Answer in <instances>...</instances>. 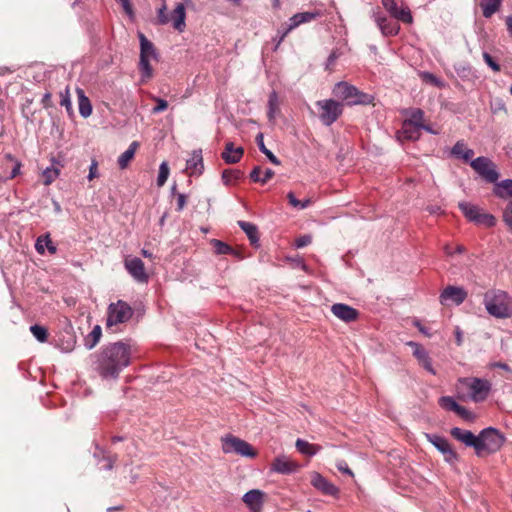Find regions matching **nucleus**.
<instances>
[{
  "instance_id": "nucleus-1",
  "label": "nucleus",
  "mask_w": 512,
  "mask_h": 512,
  "mask_svg": "<svg viewBox=\"0 0 512 512\" xmlns=\"http://www.w3.org/2000/svg\"><path fill=\"white\" fill-rule=\"evenodd\" d=\"M130 341H117L104 345L93 354V369L103 379H117L121 371L131 364Z\"/></svg>"
},
{
  "instance_id": "nucleus-2",
  "label": "nucleus",
  "mask_w": 512,
  "mask_h": 512,
  "mask_svg": "<svg viewBox=\"0 0 512 512\" xmlns=\"http://www.w3.org/2000/svg\"><path fill=\"white\" fill-rule=\"evenodd\" d=\"M483 303L488 314L499 319L512 316V297L503 290H491L484 294Z\"/></svg>"
},
{
  "instance_id": "nucleus-3",
  "label": "nucleus",
  "mask_w": 512,
  "mask_h": 512,
  "mask_svg": "<svg viewBox=\"0 0 512 512\" xmlns=\"http://www.w3.org/2000/svg\"><path fill=\"white\" fill-rule=\"evenodd\" d=\"M332 93L338 99L344 101L348 106L369 105L374 101V96L360 91L356 86L345 81L335 84Z\"/></svg>"
},
{
  "instance_id": "nucleus-4",
  "label": "nucleus",
  "mask_w": 512,
  "mask_h": 512,
  "mask_svg": "<svg viewBox=\"0 0 512 512\" xmlns=\"http://www.w3.org/2000/svg\"><path fill=\"white\" fill-rule=\"evenodd\" d=\"M505 442V436L494 427H487L480 431L477 439L476 455L494 454L499 451Z\"/></svg>"
},
{
  "instance_id": "nucleus-5",
  "label": "nucleus",
  "mask_w": 512,
  "mask_h": 512,
  "mask_svg": "<svg viewBox=\"0 0 512 512\" xmlns=\"http://www.w3.org/2000/svg\"><path fill=\"white\" fill-rule=\"evenodd\" d=\"M140 41V58L138 68L141 74V81L145 82L152 78L153 69L150 60H159V53L154 44L142 33L138 32Z\"/></svg>"
},
{
  "instance_id": "nucleus-6",
  "label": "nucleus",
  "mask_w": 512,
  "mask_h": 512,
  "mask_svg": "<svg viewBox=\"0 0 512 512\" xmlns=\"http://www.w3.org/2000/svg\"><path fill=\"white\" fill-rule=\"evenodd\" d=\"M134 315L133 308L125 301L110 303L107 308L106 329L116 332L114 327L127 323Z\"/></svg>"
},
{
  "instance_id": "nucleus-7",
  "label": "nucleus",
  "mask_w": 512,
  "mask_h": 512,
  "mask_svg": "<svg viewBox=\"0 0 512 512\" xmlns=\"http://www.w3.org/2000/svg\"><path fill=\"white\" fill-rule=\"evenodd\" d=\"M319 119L325 126H331L343 114V104L334 99H324L316 102Z\"/></svg>"
},
{
  "instance_id": "nucleus-8",
  "label": "nucleus",
  "mask_w": 512,
  "mask_h": 512,
  "mask_svg": "<svg viewBox=\"0 0 512 512\" xmlns=\"http://www.w3.org/2000/svg\"><path fill=\"white\" fill-rule=\"evenodd\" d=\"M222 451L225 454L236 453L242 457L254 458L256 450L251 444L231 434L222 437Z\"/></svg>"
},
{
  "instance_id": "nucleus-9",
  "label": "nucleus",
  "mask_w": 512,
  "mask_h": 512,
  "mask_svg": "<svg viewBox=\"0 0 512 512\" xmlns=\"http://www.w3.org/2000/svg\"><path fill=\"white\" fill-rule=\"evenodd\" d=\"M460 381L468 388L470 398L474 402H483L488 398L492 385L487 379L468 377Z\"/></svg>"
},
{
  "instance_id": "nucleus-10",
  "label": "nucleus",
  "mask_w": 512,
  "mask_h": 512,
  "mask_svg": "<svg viewBox=\"0 0 512 512\" xmlns=\"http://www.w3.org/2000/svg\"><path fill=\"white\" fill-rule=\"evenodd\" d=\"M458 206L469 221L478 225H484L488 228L494 227L496 225L495 216L482 212L478 206L469 202H460Z\"/></svg>"
},
{
  "instance_id": "nucleus-11",
  "label": "nucleus",
  "mask_w": 512,
  "mask_h": 512,
  "mask_svg": "<svg viewBox=\"0 0 512 512\" xmlns=\"http://www.w3.org/2000/svg\"><path fill=\"white\" fill-rule=\"evenodd\" d=\"M470 166L488 183H495L499 178L495 164L487 157L479 156L473 159Z\"/></svg>"
},
{
  "instance_id": "nucleus-12",
  "label": "nucleus",
  "mask_w": 512,
  "mask_h": 512,
  "mask_svg": "<svg viewBox=\"0 0 512 512\" xmlns=\"http://www.w3.org/2000/svg\"><path fill=\"white\" fill-rule=\"evenodd\" d=\"M425 438L430 442L440 453H442L444 460L449 464H454L459 460V455L452 448L449 441L438 434L425 433Z\"/></svg>"
},
{
  "instance_id": "nucleus-13",
  "label": "nucleus",
  "mask_w": 512,
  "mask_h": 512,
  "mask_svg": "<svg viewBox=\"0 0 512 512\" xmlns=\"http://www.w3.org/2000/svg\"><path fill=\"white\" fill-rule=\"evenodd\" d=\"M124 267L135 281L138 283H148L149 275L145 271L144 262L140 258H126L124 260Z\"/></svg>"
},
{
  "instance_id": "nucleus-14",
  "label": "nucleus",
  "mask_w": 512,
  "mask_h": 512,
  "mask_svg": "<svg viewBox=\"0 0 512 512\" xmlns=\"http://www.w3.org/2000/svg\"><path fill=\"white\" fill-rule=\"evenodd\" d=\"M467 298V292L462 287L447 286L440 294L439 300L442 305L453 303L455 305L462 304Z\"/></svg>"
},
{
  "instance_id": "nucleus-15",
  "label": "nucleus",
  "mask_w": 512,
  "mask_h": 512,
  "mask_svg": "<svg viewBox=\"0 0 512 512\" xmlns=\"http://www.w3.org/2000/svg\"><path fill=\"white\" fill-rule=\"evenodd\" d=\"M311 485L320 491L324 495L338 497L339 496V488L336 487L333 483L328 481L325 477H323L318 472H312L310 478Z\"/></svg>"
},
{
  "instance_id": "nucleus-16",
  "label": "nucleus",
  "mask_w": 512,
  "mask_h": 512,
  "mask_svg": "<svg viewBox=\"0 0 512 512\" xmlns=\"http://www.w3.org/2000/svg\"><path fill=\"white\" fill-rule=\"evenodd\" d=\"M382 5L396 20L412 23L413 17L408 7L399 8L395 0H382Z\"/></svg>"
},
{
  "instance_id": "nucleus-17",
  "label": "nucleus",
  "mask_w": 512,
  "mask_h": 512,
  "mask_svg": "<svg viewBox=\"0 0 512 512\" xmlns=\"http://www.w3.org/2000/svg\"><path fill=\"white\" fill-rule=\"evenodd\" d=\"M407 345L413 348V356L418 360L419 364L432 375H436V371L432 366V360L425 348L414 341L407 342Z\"/></svg>"
},
{
  "instance_id": "nucleus-18",
  "label": "nucleus",
  "mask_w": 512,
  "mask_h": 512,
  "mask_svg": "<svg viewBox=\"0 0 512 512\" xmlns=\"http://www.w3.org/2000/svg\"><path fill=\"white\" fill-rule=\"evenodd\" d=\"M300 468L299 464L291 461L286 456H278L271 463V471L279 474H292Z\"/></svg>"
},
{
  "instance_id": "nucleus-19",
  "label": "nucleus",
  "mask_w": 512,
  "mask_h": 512,
  "mask_svg": "<svg viewBox=\"0 0 512 512\" xmlns=\"http://www.w3.org/2000/svg\"><path fill=\"white\" fill-rule=\"evenodd\" d=\"M375 22L384 36H395L400 31L397 21L387 18L382 13L375 14Z\"/></svg>"
},
{
  "instance_id": "nucleus-20",
  "label": "nucleus",
  "mask_w": 512,
  "mask_h": 512,
  "mask_svg": "<svg viewBox=\"0 0 512 512\" xmlns=\"http://www.w3.org/2000/svg\"><path fill=\"white\" fill-rule=\"evenodd\" d=\"M331 312L346 323L355 321L359 316V312L355 308L343 303L333 304Z\"/></svg>"
},
{
  "instance_id": "nucleus-21",
  "label": "nucleus",
  "mask_w": 512,
  "mask_h": 512,
  "mask_svg": "<svg viewBox=\"0 0 512 512\" xmlns=\"http://www.w3.org/2000/svg\"><path fill=\"white\" fill-rule=\"evenodd\" d=\"M93 456L97 460L98 464L102 461L105 462L102 468L107 471L112 470L118 460V455L116 453H112L99 445L95 446Z\"/></svg>"
},
{
  "instance_id": "nucleus-22",
  "label": "nucleus",
  "mask_w": 512,
  "mask_h": 512,
  "mask_svg": "<svg viewBox=\"0 0 512 512\" xmlns=\"http://www.w3.org/2000/svg\"><path fill=\"white\" fill-rule=\"evenodd\" d=\"M244 155L243 147H235L234 143L229 141L225 144L224 151L221 153V158L226 164H236L240 162Z\"/></svg>"
},
{
  "instance_id": "nucleus-23",
  "label": "nucleus",
  "mask_w": 512,
  "mask_h": 512,
  "mask_svg": "<svg viewBox=\"0 0 512 512\" xmlns=\"http://www.w3.org/2000/svg\"><path fill=\"white\" fill-rule=\"evenodd\" d=\"M186 170L190 176L201 175L204 170L202 151L194 150L191 157L186 161Z\"/></svg>"
},
{
  "instance_id": "nucleus-24",
  "label": "nucleus",
  "mask_w": 512,
  "mask_h": 512,
  "mask_svg": "<svg viewBox=\"0 0 512 512\" xmlns=\"http://www.w3.org/2000/svg\"><path fill=\"white\" fill-rule=\"evenodd\" d=\"M450 434L454 439L476 450L478 435H474L471 431L459 427L452 428Z\"/></svg>"
},
{
  "instance_id": "nucleus-25",
  "label": "nucleus",
  "mask_w": 512,
  "mask_h": 512,
  "mask_svg": "<svg viewBox=\"0 0 512 512\" xmlns=\"http://www.w3.org/2000/svg\"><path fill=\"white\" fill-rule=\"evenodd\" d=\"M264 493L258 489H252L244 494L242 500L253 512L262 508Z\"/></svg>"
},
{
  "instance_id": "nucleus-26",
  "label": "nucleus",
  "mask_w": 512,
  "mask_h": 512,
  "mask_svg": "<svg viewBox=\"0 0 512 512\" xmlns=\"http://www.w3.org/2000/svg\"><path fill=\"white\" fill-rule=\"evenodd\" d=\"M421 136V127L411 124L410 122L403 121L401 129L397 132L399 139H405L409 141H416Z\"/></svg>"
},
{
  "instance_id": "nucleus-27",
  "label": "nucleus",
  "mask_w": 512,
  "mask_h": 512,
  "mask_svg": "<svg viewBox=\"0 0 512 512\" xmlns=\"http://www.w3.org/2000/svg\"><path fill=\"white\" fill-rule=\"evenodd\" d=\"M493 184V194L496 197L512 201V179H504L500 182L496 181Z\"/></svg>"
},
{
  "instance_id": "nucleus-28",
  "label": "nucleus",
  "mask_w": 512,
  "mask_h": 512,
  "mask_svg": "<svg viewBox=\"0 0 512 512\" xmlns=\"http://www.w3.org/2000/svg\"><path fill=\"white\" fill-rule=\"evenodd\" d=\"M268 110L267 117L268 120L272 123L275 122L276 116L280 113V101L278 93L273 90L270 92L268 97Z\"/></svg>"
},
{
  "instance_id": "nucleus-29",
  "label": "nucleus",
  "mask_w": 512,
  "mask_h": 512,
  "mask_svg": "<svg viewBox=\"0 0 512 512\" xmlns=\"http://www.w3.org/2000/svg\"><path fill=\"white\" fill-rule=\"evenodd\" d=\"M78 97L79 113L83 118H87L92 114V104L90 99L85 95L81 88L76 89Z\"/></svg>"
},
{
  "instance_id": "nucleus-30",
  "label": "nucleus",
  "mask_w": 512,
  "mask_h": 512,
  "mask_svg": "<svg viewBox=\"0 0 512 512\" xmlns=\"http://www.w3.org/2000/svg\"><path fill=\"white\" fill-rule=\"evenodd\" d=\"M3 165L6 168L11 167V171H10L9 175H7L5 177L6 179H14L15 177H17L20 174V169H21L22 164L12 154L6 153L4 155Z\"/></svg>"
},
{
  "instance_id": "nucleus-31",
  "label": "nucleus",
  "mask_w": 512,
  "mask_h": 512,
  "mask_svg": "<svg viewBox=\"0 0 512 512\" xmlns=\"http://www.w3.org/2000/svg\"><path fill=\"white\" fill-rule=\"evenodd\" d=\"M185 6L183 3L177 4L172 12L171 19L173 20V26L179 32H182L185 28Z\"/></svg>"
},
{
  "instance_id": "nucleus-32",
  "label": "nucleus",
  "mask_w": 512,
  "mask_h": 512,
  "mask_svg": "<svg viewBox=\"0 0 512 512\" xmlns=\"http://www.w3.org/2000/svg\"><path fill=\"white\" fill-rule=\"evenodd\" d=\"M139 147V142L138 141H133L128 149L126 151H124L119 157H118V160H117V163H118V166L120 169H125L128 167L129 165V162L134 158V155L136 153V150L138 149Z\"/></svg>"
},
{
  "instance_id": "nucleus-33",
  "label": "nucleus",
  "mask_w": 512,
  "mask_h": 512,
  "mask_svg": "<svg viewBox=\"0 0 512 512\" xmlns=\"http://www.w3.org/2000/svg\"><path fill=\"white\" fill-rule=\"evenodd\" d=\"M239 227L245 232L251 245H257L259 242V231L255 224L247 221H238Z\"/></svg>"
},
{
  "instance_id": "nucleus-34",
  "label": "nucleus",
  "mask_w": 512,
  "mask_h": 512,
  "mask_svg": "<svg viewBox=\"0 0 512 512\" xmlns=\"http://www.w3.org/2000/svg\"><path fill=\"white\" fill-rule=\"evenodd\" d=\"M45 247L50 254H55L57 252V247L53 244L48 233L40 236L35 243V249L39 254H44Z\"/></svg>"
},
{
  "instance_id": "nucleus-35",
  "label": "nucleus",
  "mask_w": 512,
  "mask_h": 512,
  "mask_svg": "<svg viewBox=\"0 0 512 512\" xmlns=\"http://www.w3.org/2000/svg\"><path fill=\"white\" fill-rule=\"evenodd\" d=\"M502 4V0H482L480 7L482 14L485 18L492 17L497 11H499Z\"/></svg>"
},
{
  "instance_id": "nucleus-36",
  "label": "nucleus",
  "mask_w": 512,
  "mask_h": 512,
  "mask_svg": "<svg viewBox=\"0 0 512 512\" xmlns=\"http://www.w3.org/2000/svg\"><path fill=\"white\" fill-rule=\"evenodd\" d=\"M61 167L63 165L53 159L51 167H47L43 171V183L50 185L59 176Z\"/></svg>"
},
{
  "instance_id": "nucleus-37",
  "label": "nucleus",
  "mask_w": 512,
  "mask_h": 512,
  "mask_svg": "<svg viewBox=\"0 0 512 512\" xmlns=\"http://www.w3.org/2000/svg\"><path fill=\"white\" fill-rule=\"evenodd\" d=\"M295 445H296L297 450L301 454L307 455V456H314L316 453H318L321 450L320 445L311 444L308 441L300 439V438L297 439Z\"/></svg>"
},
{
  "instance_id": "nucleus-38",
  "label": "nucleus",
  "mask_w": 512,
  "mask_h": 512,
  "mask_svg": "<svg viewBox=\"0 0 512 512\" xmlns=\"http://www.w3.org/2000/svg\"><path fill=\"white\" fill-rule=\"evenodd\" d=\"M256 143L258 145L259 150L269 159L271 163L274 165H280V160L265 146L264 137L262 133H259L256 136Z\"/></svg>"
},
{
  "instance_id": "nucleus-39",
  "label": "nucleus",
  "mask_w": 512,
  "mask_h": 512,
  "mask_svg": "<svg viewBox=\"0 0 512 512\" xmlns=\"http://www.w3.org/2000/svg\"><path fill=\"white\" fill-rule=\"evenodd\" d=\"M409 118L405 121L411 124L417 125L418 127H424V111L420 108H413L408 111Z\"/></svg>"
},
{
  "instance_id": "nucleus-40",
  "label": "nucleus",
  "mask_w": 512,
  "mask_h": 512,
  "mask_svg": "<svg viewBox=\"0 0 512 512\" xmlns=\"http://www.w3.org/2000/svg\"><path fill=\"white\" fill-rule=\"evenodd\" d=\"M102 335V330L99 325L94 326L92 331L88 334V336L85 338V346L88 349H92L96 346V344L100 341Z\"/></svg>"
},
{
  "instance_id": "nucleus-41",
  "label": "nucleus",
  "mask_w": 512,
  "mask_h": 512,
  "mask_svg": "<svg viewBox=\"0 0 512 512\" xmlns=\"http://www.w3.org/2000/svg\"><path fill=\"white\" fill-rule=\"evenodd\" d=\"M210 244L212 245L214 252L217 255H228L234 252V249L230 245L221 240L212 239Z\"/></svg>"
},
{
  "instance_id": "nucleus-42",
  "label": "nucleus",
  "mask_w": 512,
  "mask_h": 512,
  "mask_svg": "<svg viewBox=\"0 0 512 512\" xmlns=\"http://www.w3.org/2000/svg\"><path fill=\"white\" fill-rule=\"evenodd\" d=\"M243 175V172L239 169H226L222 172V180L226 185H228L231 181L240 180Z\"/></svg>"
},
{
  "instance_id": "nucleus-43",
  "label": "nucleus",
  "mask_w": 512,
  "mask_h": 512,
  "mask_svg": "<svg viewBox=\"0 0 512 512\" xmlns=\"http://www.w3.org/2000/svg\"><path fill=\"white\" fill-rule=\"evenodd\" d=\"M441 408L447 411L456 412L459 409L460 404H458L455 399L451 396H442L438 401Z\"/></svg>"
},
{
  "instance_id": "nucleus-44",
  "label": "nucleus",
  "mask_w": 512,
  "mask_h": 512,
  "mask_svg": "<svg viewBox=\"0 0 512 512\" xmlns=\"http://www.w3.org/2000/svg\"><path fill=\"white\" fill-rule=\"evenodd\" d=\"M30 332L41 343L46 342L48 339V330L44 326L34 324L30 326Z\"/></svg>"
},
{
  "instance_id": "nucleus-45",
  "label": "nucleus",
  "mask_w": 512,
  "mask_h": 512,
  "mask_svg": "<svg viewBox=\"0 0 512 512\" xmlns=\"http://www.w3.org/2000/svg\"><path fill=\"white\" fill-rule=\"evenodd\" d=\"M292 30H288V25L283 24L281 27L277 30V33L275 37L273 38V42H275L274 51H276L280 44L284 41L286 36L291 32Z\"/></svg>"
},
{
  "instance_id": "nucleus-46",
  "label": "nucleus",
  "mask_w": 512,
  "mask_h": 512,
  "mask_svg": "<svg viewBox=\"0 0 512 512\" xmlns=\"http://www.w3.org/2000/svg\"><path fill=\"white\" fill-rule=\"evenodd\" d=\"M60 105L66 108V111L70 116L73 115L72 103L68 87L60 92Z\"/></svg>"
},
{
  "instance_id": "nucleus-47",
  "label": "nucleus",
  "mask_w": 512,
  "mask_h": 512,
  "mask_svg": "<svg viewBox=\"0 0 512 512\" xmlns=\"http://www.w3.org/2000/svg\"><path fill=\"white\" fill-rule=\"evenodd\" d=\"M169 166L167 164V162H162L160 164V167H159V173H158V178H157V185L159 187L163 186L165 184V182L167 181L168 179V176H169Z\"/></svg>"
},
{
  "instance_id": "nucleus-48",
  "label": "nucleus",
  "mask_w": 512,
  "mask_h": 512,
  "mask_svg": "<svg viewBox=\"0 0 512 512\" xmlns=\"http://www.w3.org/2000/svg\"><path fill=\"white\" fill-rule=\"evenodd\" d=\"M421 77L424 81L434 85L435 87L441 88L444 86L443 81L431 72H423Z\"/></svg>"
},
{
  "instance_id": "nucleus-49",
  "label": "nucleus",
  "mask_w": 512,
  "mask_h": 512,
  "mask_svg": "<svg viewBox=\"0 0 512 512\" xmlns=\"http://www.w3.org/2000/svg\"><path fill=\"white\" fill-rule=\"evenodd\" d=\"M466 149V144L462 140H459L451 148L450 155L454 158L460 159Z\"/></svg>"
},
{
  "instance_id": "nucleus-50",
  "label": "nucleus",
  "mask_w": 512,
  "mask_h": 512,
  "mask_svg": "<svg viewBox=\"0 0 512 512\" xmlns=\"http://www.w3.org/2000/svg\"><path fill=\"white\" fill-rule=\"evenodd\" d=\"M503 221L512 232V201H509L503 211Z\"/></svg>"
},
{
  "instance_id": "nucleus-51",
  "label": "nucleus",
  "mask_w": 512,
  "mask_h": 512,
  "mask_svg": "<svg viewBox=\"0 0 512 512\" xmlns=\"http://www.w3.org/2000/svg\"><path fill=\"white\" fill-rule=\"evenodd\" d=\"M483 60L484 62L494 71L499 72L501 70L500 65L494 60V58L488 53L483 52Z\"/></svg>"
},
{
  "instance_id": "nucleus-52",
  "label": "nucleus",
  "mask_w": 512,
  "mask_h": 512,
  "mask_svg": "<svg viewBox=\"0 0 512 512\" xmlns=\"http://www.w3.org/2000/svg\"><path fill=\"white\" fill-rule=\"evenodd\" d=\"M339 56H340V53L337 49L332 50L326 60L325 69L331 71L332 67L334 66V64H335L336 60L339 58Z\"/></svg>"
},
{
  "instance_id": "nucleus-53",
  "label": "nucleus",
  "mask_w": 512,
  "mask_h": 512,
  "mask_svg": "<svg viewBox=\"0 0 512 512\" xmlns=\"http://www.w3.org/2000/svg\"><path fill=\"white\" fill-rule=\"evenodd\" d=\"M455 413L467 421H472L475 418L474 414L471 411L467 410L464 406L461 405L459 406V409H457Z\"/></svg>"
},
{
  "instance_id": "nucleus-54",
  "label": "nucleus",
  "mask_w": 512,
  "mask_h": 512,
  "mask_svg": "<svg viewBox=\"0 0 512 512\" xmlns=\"http://www.w3.org/2000/svg\"><path fill=\"white\" fill-rule=\"evenodd\" d=\"M155 101H156V106H154L152 109V112L154 114L161 113L167 109L168 102L166 100L161 99V98H156Z\"/></svg>"
},
{
  "instance_id": "nucleus-55",
  "label": "nucleus",
  "mask_w": 512,
  "mask_h": 512,
  "mask_svg": "<svg viewBox=\"0 0 512 512\" xmlns=\"http://www.w3.org/2000/svg\"><path fill=\"white\" fill-rule=\"evenodd\" d=\"M300 24H303V21H302V18H301V14L300 13H296V14H294L289 19V23L287 24L288 25V30H293L296 27H298Z\"/></svg>"
},
{
  "instance_id": "nucleus-56",
  "label": "nucleus",
  "mask_w": 512,
  "mask_h": 512,
  "mask_svg": "<svg viewBox=\"0 0 512 512\" xmlns=\"http://www.w3.org/2000/svg\"><path fill=\"white\" fill-rule=\"evenodd\" d=\"M99 176L98 173V162L96 159H92L91 165L89 167V174L87 176L88 180H93L94 178H97Z\"/></svg>"
},
{
  "instance_id": "nucleus-57",
  "label": "nucleus",
  "mask_w": 512,
  "mask_h": 512,
  "mask_svg": "<svg viewBox=\"0 0 512 512\" xmlns=\"http://www.w3.org/2000/svg\"><path fill=\"white\" fill-rule=\"evenodd\" d=\"M170 21V18L166 14V5L163 4L161 8L158 10V23L161 25H165Z\"/></svg>"
},
{
  "instance_id": "nucleus-58",
  "label": "nucleus",
  "mask_w": 512,
  "mask_h": 512,
  "mask_svg": "<svg viewBox=\"0 0 512 512\" xmlns=\"http://www.w3.org/2000/svg\"><path fill=\"white\" fill-rule=\"evenodd\" d=\"M312 242L311 235H303L295 240V246L297 248H303Z\"/></svg>"
},
{
  "instance_id": "nucleus-59",
  "label": "nucleus",
  "mask_w": 512,
  "mask_h": 512,
  "mask_svg": "<svg viewBox=\"0 0 512 512\" xmlns=\"http://www.w3.org/2000/svg\"><path fill=\"white\" fill-rule=\"evenodd\" d=\"M187 203V196L183 193L177 194V206L176 211L181 212Z\"/></svg>"
},
{
  "instance_id": "nucleus-60",
  "label": "nucleus",
  "mask_w": 512,
  "mask_h": 512,
  "mask_svg": "<svg viewBox=\"0 0 512 512\" xmlns=\"http://www.w3.org/2000/svg\"><path fill=\"white\" fill-rule=\"evenodd\" d=\"M41 104H42L43 108H45V109L53 107L52 94L50 92H46L42 96Z\"/></svg>"
},
{
  "instance_id": "nucleus-61",
  "label": "nucleus",
  "mask_w": 512,
  "mask_h": 512,
  "mask_svg": "<svg viewBox=\"0 0 512 512\" xmlns=\"http://www.w3.org/2000/svg\"><path fill=\"white\" fill-rule=\"evenodd\" d=\"M260 173H261V167L255 166L249 175L251 181H253L255 183H261Z\"/></svg>"
},
{
  "instance_id": "nucleus-62",
  "label": "nucleus",
  "mask_w": 512,
  "mask_h": 512,
  "mask_svg": "<svg viewBox=\"0 0 512 512\" xmlns=\"http://www.w3.org/2000/svg\"><path fill=\"white\" fill-rule=\"evenodd\" d=\"M300 14L303 23L310 22L320 16L319 12H301Z\"/></svg>"
},
{
  "instance_id": "nucleus-63",
  "label": "nucleus",
  "mask_w": 512,
  "mask_h": 512,
  "mask_svg": "<svg viewBox=\"0 0 512 512\" xmlns=\"http://www.w3.org/2000/svg\"><path fill=\"white\" fill-rule=\"evenodd\" d=\"M118 1L121 3L125 13L129 16H132L133 15V7H132L131 0H118Z\"/></svg>"
},
{
  "instance_id": "nucleus-64",
  "label": "nucleus",
  "mask_w": 512,
  "mask_h": 512,
  "mask_svg": "<svg viewBox=\"0 0 512 512\" xmlns=\"http://www.w3.org/2000/svg\"><path fill=\"white\" fill-rule=\"evenodd\" d=\"M275 175V172L270 169V168H267L264 172V176L261 177V184H266L270 179H272Z\"/></svg>"
}]
</instances>
